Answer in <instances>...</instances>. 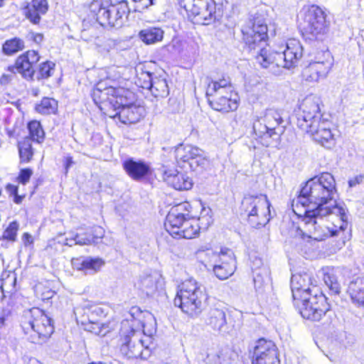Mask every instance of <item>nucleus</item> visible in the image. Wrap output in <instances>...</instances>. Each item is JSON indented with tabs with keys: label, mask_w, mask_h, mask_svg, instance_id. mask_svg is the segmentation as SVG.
<instances>
[{
	"label": "nucleus",
	"mask_w": 364,
	"mask_h": 364,
	"mask_svg": "<svg viewBox=\"0 0 364 364\" xmlns=\"http://www.w3.org/2000/svg\"><path fill=\"white\" fill-rule=\"evenodd\" d=\"M277 348L272 341L260 338L254 347L252 364H279Z\"/></svg>",
	"instance_id": "f3484780"
},
{
	"label": "nucleus",
	"mask_w": 364,
	"mask_h": 364,
	"mask_svg": "<svg viewBox=\"0 0 364 364\" xmlns=\"http://www.w3.org/2000/svg\"><path fill=\"white\" fill-rule=\"evenodd\" d=\"M270 130V137L280 135L284 132V120L280 112L274 109H267L262 116Z\"/></svg>",
	"instance_id": "c756f323"
},
{
	"label": "nucleus",
	"mask_w": 364,
	"mask_h": 364,
	"mask_svg": "<svg viewBox=\"0 0 364 364\" xmlns=\"http://www.w3.org/2000/svg\"><path fill=\"white\" fill-rule=\"evenodd\" d=\"M154 0H133V1L136 4L135 10L141 11L144 9H146L154 4Z\"/></svg>",
	"instance_id": "603ef678"
},
{
	"label": "nucleus",
	"mask_w": 364,
	"mask_h": 364,
	"mask_svg": "<svg viewBox=\"0 0 364 364\" xmlns=\"http://www.w3.org/2000/svg\"><path fill=\"white\" fill-rule=\"evenodd\" d=\"M219 359H220L219 356H217L215 358H214V362L218 363L219 361Z\"/></svg>",
	"instance_id": "774afa93"
},
{
	"label": "nucleus",
	"mask_w": 364,
	"mask_h": 364,
	"mask_svg": "<svg viewBox=\"0 0 364 364\" xmlns=\"http://www.w3.org/2000/svg\"><path fill=\"white\" fill-rule=\"evenodd\" d=\"M264 272V269L261 270H254L253 271V277H254V283H255V287L256 289H259L262 287L263 283H264V279L262 277V273Z\"/></svg>",
	"instance_id": "864d4df0"
},
{
	"label": "nucleus",
	"mask_w": 364,
	"mask_h": 364,
	"mask_svg": "<svg viewBox=\"0 0 364 364\" xmlns=\"http://www.w3.org/2000/svg\"><path fill=\"white\" fill-rule=\"evenodd\" d=\"M28 5L41 14H46L48 9L47 0H32Z\"/></svg>",
	"instance_id": "8fccbe9b"
},
{
	"label": "nucleus",
	"mask_w": 364,
	"mask_h": 364,
	"mask_svg": "<svg viewBox=\"0 0 364 364\" xmlns=\"http://www.w3.org/2000/svg\"><path fill=\"white\" fill-rule=\"evenodd\" d=\"M322 122L318 100L312 97H306L300 105L296 114L297 126L304 132H306L312 126Z\"/></svg>",
	"instance_id": "9b49d317"
},
{
	"label": "nucleus",
	"mask_w": 364,
	"mask_h": 364,
	"mask_svg": "<svg viewBox=\"0 0 364 364\" xmlns=\"http://www.w3.org/2000/svg\"><path fill=\"white\" fill-rule=\"evenodd\" d=\"M348 215L342 217L341 214H330L328 215H320L304 211V230H299L303 235H307L308 237L317 241L324 240L328 236L338 237L347 229Z\"/></svg>",
	"instance_id": "20e7f679"
},
{
	"label": "nucleus",
	"mask_w": 364,
	"mask_h": 364,
	"mask_svg": "<svg viewBox=\"0 0 364 364\" xmlns=\"http://www.w3.org/2000/svg\"><path fill=\"white\" fill-rule=\"evenodd\" d=\"M150 90L156 97H166L168 95L169 90L164 73L162 75L156 73L154 75V80Z\"/></svg>",
	"instance_id": "473e14b6"
},
{
	"label": "nucleus",
	"mask_w": 364,
	"mask_h": 364,
	"mask_svg": "<svg viewBox=\"0 0 364 364\" xmlns=\"http://www.w3.org/2000/svg\"><path fill=\"white\" fill-rule=\"evenodd\" d=\"M33 175V171L32 169L29 168H22L20 170L19 175L18 176V182L21 184H26L29 180L31 176Z\"/></svg>",
	"instance_id": "3c124183"
},
{
	"label": "nucleus",
	"mask_w": 364,
	"mask_h": 364,
	"mask_svg": "<svg viewBox=\"0 0 364 364\" xmlns=\"http://www.w3.org/2000/svg\"><path fill=\"white\" fill-rule=\"evenodd\" d=\"M18 229V223L16 221L11 222L4 230L2 235L3 238L10 241H15Z\"/></svg>",
	"instance_id": "49530a36"
},
{
	"label": "nucleus",
	"mask_w": 364,
	"mask_h": 364,
	"mask_svg": "<svg viewBox=\"0 0 364 364\" xmlns=\"http://www.w3.org/2000/svg\"><path fill=\"white\" fill-rule=\"evenodd\" d=\"M206 299L201 287L195 280L188 279L178 287L173 304L185 314L191 316H197L201 313L203 302Z\"/></svg>",
	"instance_id": "423d86ee"
},
{
	"label": "nucleus",
	"mask_w": 364,
	"mask_h": 364,
	"mask_svg": "<svg viewBox=\"0 0 364 364\" xmlns=\"http://www.w3.org/2000/svg\"><path fill=\"white\" fill-rule=\"evenodd\" d=\"M21 326L28 339L33 343H41L54 331L52 320L39 308L24 311Z\"/></svg>",
	"instance_id": "39448f33"
},
{
	"label": "nucleus",
	"mask_w": 364,
	"mask_h": 364,
	"mask_svg": "<svg viewBox=\"0 0 364 364\" xmlns=\"http://www.w3.org/2000/svg\"><path fill=\"white\" fill-rule=\"evenodd\" d=\"M26 38L28 41H31L36 44H40L43 40V35L40 33H35L33 31L29 32Z\"/></svg>",
	"instance_id": "5fc2aeb1"
},
{
	"label": "nucleus",
	"mask_w": 364,
	"mask_h": 364,
	"mask_svg": "<svg viewBox=\"0 0 364 364\" xmlns=\"http://www.w3.org/2000/svg\"><path fill=\"white\" fill-rule=\"evenodd\" d=\"M232 92V86L229 79L223 78L218 81H210L208 83L206 95L229 94Z\"/></svg>",
	"instance_id": "72a5a7b5"
},
{
	"label": "nucleus",
	"mask_w": 364,
	"mask_h": 364,
	"mask_svg": "<svg viewBox=\"0 0 364 364\" xmlns=\"http://www.w3.org/2000/svg\"><path fill=\"white\" fill-rule=\"evenodd\" d=\"M26 364H42L35 358H29L26 361Z\"/></svg>",
	"instance_id": "680f3d73"
},
{
	"label": "nucleus",
	"mask_w": 364,
	"mask_h": 364,
	"mask_svg": "<svg viewBox=\"0 0 364 364\" xmlns=\"http://www.w3.org/2000/svg\"><path fill=\"white\" fill-rule=\"evenodd\" d=\"M87 321L92 324L90 331L97 335L105 336L109 331L108 326L102 321L107 315V309L98 305L87 309Z\"/></svg>",
	"instance_id": "b1692460"
},
{
	"label": "nucleus",
	"mask_w": 364,
	"mask_h": 364,
	"mask_svg": "<svg viewBox=\"0 0 364 364\" xmlns=\"http://www.w3.org/2000/svg\"><path fill=\"white\" fill-rule=\"evenodd\" d=\"M14 73H10V74H3L1 75V77H0V83L1 84H6L8 83L9 81L11 80V78H12V75Z\"/></svg>",
	"instance_id": "bf43d9fd"
},
{
	"label": "nucleus",
	"mask_w": 364,
	"mask_h": 364,
	"mask_svg": "<svg viewBox=\"0 0 364 364\" xmlns=\"http://www.w3.org/2000/svg\"><path fill=\"white\" fill-rule=\"evenodd\" d=\"M316 281L309 272L296 273L291 276V289L294 300H299L310 294L311 287H316Z\"/></svg>",
	"instance_id": "6ab92c4d"
},
{
	"label": "nucleus",
	"mask_w": 364,
	"mask_h": 364,
	"mask_svg": "<svg viewBox=\"0 0 364 364\" xmlns=\"http://www.w3.org/2000/svg\"><path fill=\"white\" fill-rule=\"evenodd\" d=\"M94 232H95V234L91 233L92 237H94V241H96V240H97V239L102 238L104 235V230L100 227L95 228Z\"/></svg>",
	"instance_id": "13d9d810"
},
{
	"label": "nucleus",
	"mask_w": 364,
	"mask_h": 364,
	"mask_svg": "<svg viewBox=\"0 0 364 364\" xmlns=\"http://www.w3.org/2000/svg\"><path fill=\"white\" fill-rule=\"evenodd\" d=\"M24 41L19 38H13L3 44V52L6 55H13L24 48Z\"/></svg>",
	"instance_id": "f704fd0d"
},
{
	"label": "nucleus",
	"mask_w": 364,
	"mask_h": 364,
	"mask_svg": "<svg viewBox=\"0 0 364 364\" xmlns=\"http://www.w3.org/2000/svg\"><path fill=\"white\" fill-rule=\"evenodd\" d=\"M36 109L38 112L43 114H53L58 109V102L53 98L44 97Z\"/></svg>",
	"instance_id": "e433bc0d"
},
{
	"label": "nucleus",
	"mask_w": 364,
	"mask_h": 364,
	"mask_svg": "<svg viewBox=\"0 0 364 364\" xmlns=\"http://www.w3.org/2000/svg\"><path fill=\"white\" fill-rule=\"evenodd\" d=\"M24 14L27 19H28L33 24L38 25L39 24L41 16L45 14L39 13L38 11L32 8L29 5H28L24 10Z\"/></svg>",
	"instance_id": "c03bdc74"
},
{
	"label": "nucleus",
	"mask_w": 364,
	"mask_h": 364,
	"mask_svg": "<svg viewBox=\"0 0 364 364\" xmlns=\"http://www.w3.org/2000/svg\"><path fill=\"white\" fill-rule=\"evenodd\" d=\"M190 208L191 205L188 203H181L173 206L166 215L164 227L173 237H177L183 223L190 215Z\"/></svg>",
	"instance_id": "4468645a"
},
{
	"label": "nucleus",
	"mask_w": 364,
	"mask_h": 364,
	"mask_svg": "<svg viewBox=\"0 0 364 364\" xmlns=\"http://www.w3.org/2000/svg\"><path fill=\"white\" fill-rule=\"evenodd\" d=\"M5 4V0H0V8L3 7Z\"/></svg>",
	"instance_id": "338daca9"
},
{
	"label": "nucleus",
	"mask_w": 364,
	"mask_h": 364,
	"mask_svg": "<svg viewBox=\"0 0 364 364\" xmlns=\"http://www.w3.org/2000/svg\"><path fill=\"white\" fill-rule=\"evenodd\" d=\"M329 22L326 21V14L316 5H311L305 9L303 36L309 40H322L328 31Z\"/></svg>",
	"instance_id": "1a4fd4ad"
},
{
	"label": "nucleus",
	"mask_w": 364,
	"mask_h": 364,
	"mask_svg": "<svg viewBox=\"0 0 364 364\" xmlns=\"http://www.w3.org/2000/svg\"><path fill=\"white\" fill-rule=\"evenodd\" d=\"M70 240H75V244L79 245H88L97 242L94 241V237H92L90 232L76 233Z\"/></svg>",
	"instance_id": "37998d69"
},
{
	"label": "nucleus",
	"mask_w": 364,
	"mask_h": 364,
	"mask_svg": "<svg viewBox=\"0 0 364 364\" xmlns=\"http://www.w3.org/2000/svg\"><path fill=\"white\" fill-rule=\"evenodd\" d=\"M142 312L137 306L131 308L126 318L121 322L119 330V351L129 359H148L151 355V338L145 336L141 330Z\"/></svg>",
	"instance_id": "7ed1b4c3"
},
{
	"label": "nucleus",
	"mask_w": 364,
	"mask_h": 364,
	"mask_svg": "<svg viewBox=\"0 0 364 364\" xmlns=\"http://www.w3.org/2000/svg\"><path fill=\"white\" fill-rule=\"evenodd\" d=\"M296 304L300 305V314L304 318L311 321H320L322 316H326L329 311L330 306L326 298L321 295L303 296L296 300Z\"/></svg>",
	"instance_id": "9d476101"
},
{
	"label": "nucleus",
	"mask_w": 364,
	"mask_h": 364,
	"mask_svg": "<svg viewBox=\"0 0 364 364\" xmlns=\"http://www.w3.org/2000/svg\"><path fill=\"white\" fill-rule=\"evenodd\" d=\"M331 123L327 120L311 127L306 132L312 135L314 139L326 149H332L336 145V138L331 129Z\"/></svg>",
	"instance_id": "412c9836"
},
{
	"label": "nucleus",
	"mask_w": 364,
	"mask_h": 364,
	"mask_svg": "<svg viewBox=\"0 0 364 364\" xmlns=\"http://www.w3.org/2000/svg\"><path fill=\"white\" fill-rule=\"evenodd\" d=\"M211 223L210 217L201 216L198 218L189 215L183 223L176 238L192 239L198 235L200 230H206Z\"/></svg>",
	"instance_id": "4be33fe9"
},
{
	"label": "nucleus",
	"mask_w": 364,
	"mask_h": 364,
	"mask_svg": "<svg viewBox=\"0 0 364 364\" xmlns=\"http://www.w3.org/2000/svg\"><path fill=\"white\" fill-rule=\"evenodd\" d=\"M336 193V181L333 176L327 172L311 178L301 188L297 198L292 201L293 208L300 204L304 211L311 215H328L341 214L346 217V208L344 204L338 203L334 199Z\"/></svg>",
	"instance_id": "f03ea898"
},
{
	"label": "nucleus",
	"mask_w": 364,
	"mask_h": 364,
	"mask_svg": "<svg viewBox=\"0 0 364 364\" xmlns=\"http://www.w3.org/2000/svg\"><path fill=\"white\" fill-rule=\"evenodd\" d=\"M122 167L127 174L136 181H141L151 173L149 164L143 160H136L134 158L124 160Z\"/></svg>",
	"instance_id": "5701e85b"
},
{
	"label": "nucleus",
	"mask_w": 364,
	"mask_h": 364,
	"mask_svg": "<svg viewBox=\"0 0 364 364\" xmlns=\"http://www.w3.org/2000/svg\"><path fill=\"white\" fill-rule=\"evenodd\" d=\"M348 292L353 303L364 306V277H358L351 281Z\"/></svg>",
	"instance_id": "2f4dec72"
},
{
	"label": "nucleus",
	"mask_w": 364,
	"mask_h": 364,
	"mask_svg": "<svg viewBox=\"0 0 364 364\" xmlns=\"http://www.w3.org/2000/svg\"><path fill=\"white\" fill-rule=\"evenodd\" d=\"M100 31L95 26H90L88 29H83L81 32V37L86 41H92L99 38Z\"/></svg>",
	"instance_id": "09e8293b"
},
{
	"label": "nucleus",
	"mask_w": 364,
	"mask_h": 364,
	"mask_svg": "<svg viewBox=\"0 0 364 364\" xmlns=\"http://www.w3.org/2000/svg\"><path fill=\"white\" fill-rule=\"evenodd\" d=\"M40 55L36 50H28L18 56L14 65L8 67L11 73H18L26 79H33L35 70L33 65L39 61Z\"/></svg>",
	"instance_id": "a211bd4d"
},
{
	"label": "nucleus",
	"mask_w": 364,
	"mask_h": 364,
	"mask_svg": "<svg viewBox=\"0 0 364 364\" xmlns=\"http://www.w3.org/2000/svg\"><path fill=\"white\" fill-rule=\"evenodd\" d=\"M313 65L309 63V65L306 67L302 72V76L304 79L309 82H317L321 77L318 73H317V70H313Z\"/></svg>",
	"instance_id": "a18cd8bd"
},
{
	"label": "nucleus",
	"mask_w": 364,
	"mask_h": 364,
	"mask_svg": "<svg viewBox=\"0 0 364 364\" xmlns=\"http://www.w3.org/2000/svg\"><path fill=\"white\" fill-rule=\"evenodd\" d=\"M28 242H32L31 236L28 233H24L23 236Z\"/></svg>",
	"instance_id": "0e129e2a"
},
{
	"label": "nucleus",
	"mask_w": 364,
	"mask_h": 364,
	"mask_svg": "<svg viewBox=\"0 0 364 364\" xmlns=\"http://www.w3.org/2000/svg\"><path fill=\"white\" fill-rule=\"evenodd\" d=\"M55 67V64L52 61L47 60L41 63L36 74L37 79H47L52 76Z\"/></svg>",
	"instance_id": "58836bf2"
},
{
	"label": "nucleus",
	"mask_w": 364,
	"mask_h": 364,
	"mask_svg": "<svg viewBox=\"0 0 364 364\" xmlns=\"http://www.w3.org/2000/svg\"><path fill=\"white\" fill-rule=\"evenodd\" d=\"M253 130L255 134L259 137H262L264 134H268L270 137V130L262 116L258 117L253 123Z\"/></svg>",
	"instance_id": "79ce46f5"
},
{
	"label": "nucleus",
	"mask_w": 364,
	"mask_h": 364,
	"mask_svg": "<svg viewBox=\"0 0 364 364\" xmlns=\"http://www.w3.org/2000/svg\"><path fill=\"white\" fill-rule=\"evenodd\" d=\"M155 74L149 72L141 73L138 79L139 85L144 89L150 90Z\"/></svg>",
	"instance_id": "de8ad7c7"
},
{
	"label": "nucleus",
	"mask_w": 364,
	"mask_h": 364,
	"mask_svg": "<svg viewBox=\"0 0 364 364\" xmlns=\"http://www.w3.org/2000/svg\"><path fill=\"white\" fill-rule=\"evenodd\" d=\"M228 309L222 301L213 304L207 314L205 322L211 329L222 333H228L229 326L227 322Z\"/></svg>",
	"instance_id": "2eb2a0df"
},
{
	"label": "nucleus",
	"mask_w": 364,
	"mask_h": 364,
	"mask_svg": "<svg viewBox=\"0 0 364 364\" xmlns=\"http://www.w3.org/2000/svg\"><path fill=\"white\" fill-rule=\"evenodd\" d=\"M162 285L158 274H146L141 276L135 283V287L146 296H152Z\"/></svg>",
	"instance_id": "c85d7f7f"
},
{
	"label": "nucleus",
	"mask_w": 364,
	"mask_h": 364,
	"mask_svg": "<svg viewBox=\"0 0 364 364\" xmlns=\"http://www.w3.org/2000/svg\"><path fill=\"white\" fill-rule=\"evenodd\" d=\"M323 281L333 294H338L341 291V285L337 276L333 272L324 274Z\"/></svg>",
	"instance_id": "ea45409f"
},
{
	"label": "nucleus",
	"mask_w": 364,
	"mask_h": 364,
	"mask_svg": "<svg viewBox=\"0 0 364 364\" xmlns=\"http://www.w3.org/2000/svg\"><path fill=\"white\" fill-rule=\"evenodd\" d=\"M164 180L176 190H189L193 186L192 180L189 176L176 170L165 171Z\"/></svg>",
	"instance_id": "bb28decb"
},
{
	"label": "nucleus",
	"mask_w": 364,
	"mask_h": 364,
	"mask_svg": "<svg viewBox=\"0 0 364 364\" xmlns=\"http://www.w3.org/2000/svg\"><path fill=\"white\" fill-rule=\"evenodd\" d=\"M311 64L313 65V70H317V73L319 74L321 78L326 76L332 66L331 59H326L323 61H314Z\"/></svg>",
	"instance_id": "a19ab883"
},
{
	"label": "nucleus",
	"mask_w": 364,
	"mask_h": 364,
	"mask_svg": "<svg viewBox=\"0 0 364 364\" xmlns=\"http://www.w3.org/2000/svg\"><path fill=\"white\" fill-rule=\"evenodd\" d=\"M18 151L21 161L27 163L31 159L33 152L31 139L25 138L18 143Z\"/></svg>",
	"instance_id": "4c0bfd02"
},
{
	"label": "nucleus",
	"mask_w": 364,
	"mask_h": 364,
	"mask_svg": "<svg viewBox=\"0 0 364 364\" xmlns=\"http://www.w3.org/2000/svg\"><path fill=\"white\" fill-rule=\"evenodd\" d=\"M73 267L85 274H94L104 266L105 261L100 257H80L71 260Z\"/></svg>",
	"instance_id": "a878e982"
},
{
	"label": "nucleus",
	"mask_w": 364,
	"mask_h": 364,
	"mask_svg": "<svg viewBox=\"0 0 364 364\" xmlns=\"http://www.w3.org/2000/svg\"><path fill=\"white\" fill-rule=\"evenodd\" d=\"M364 180V176L363 175H358L355 176L353 178H350L348 181V186L350 188L355 187L358 184H360L363 182Z\"/></svg>",
	"instance_id": "4d7b16f0"
},
{
	"label": "nucleus",
	"mask_w": 364,
	"mask_h": 364,
	"mask_svg": "<svg viewBox=\"0 0 364 364\" xmlns=\"http://www.w3.org/2000/svg\"><path fill=\"white\" fill-rule=\"evenodd\" d=\"M130 95H132V92L127 94V100L124 101L123 105H114V110L116 113L110 116L124 124H135L139 122L145 114L143 107L128 102Z\"/></svg>",
	"instance_id": "dca6fc26"
},
{
	"label": "nucleus",
	"mask_w": 364,
	"mask_h": 364,
	"mask_svg": "<svg viewBox=\"0 0 364 364\" xmlns=\"http://www.w3.org/2000/svg\"><path fill=\"white\" fill-rule=\"evenodd\" d=\"M174 156L178 163L188 162L193 171H200L208 165L204 151L190 144H180L174 149Z\"/></svg>",
	"instance_id": "f8f14e48"
},
{
	"label": "nucleus",
	"mask_w": 364,
	"mask_h": 364,
	"mask_svg": "<svg viewBox=\"0 0 364 364\" xmlns=\"http://www.w3.org/2000/svg\"><path fill=\"white\" fill-rule=\"evenodd\" d=\"M28 129L30 135L28 138L31 139V141L41 143L43 141L45 133L39 122L31 121L28 124Z\"/></svg>",
	"instance_id": "c9c22d12"
},
{
	"label": "nucleus",
	"mask_w": 364,
	"mask_h": 364,
	"mask_svg": "<svg viewBox=\"0 0 364 364\" xmlns=\"http://www.w3.org/2000/svg\"><path fill=\"white\" fill-rule=\"evenodd\" d=\"M6 190L9 193L11 196H15L14 202L16 203H19L21 202V199L17 196L18 188L16 186L13 184H7L6 186Z\"/></svg>",
	"instance_id": "6e6d98bb"
},
{
	"label": "nucleus",
	"mask_w": 364,
	"mask_h": 364,
	"mask_svg": "<svg viewBox=\"0 0 364 364\" xmlns=\"http://www.w3.org/2000/svg\"><path fill=\"white\" fill-rule=\"evenodd\" d=\"M73 237H70V238H66V241H67V242H66V243H65V244H66L67 245H69V246H70V247H71V246H73V245H75V240H70V239H71V238H73Z\"/></svg>",
	"instance_id": "69168bd1"
},
{
	"label": "nucleus",
	"mask_w": 364,
	"mask_h": 364,
	"mask_svg": "<svg viewBox=\"0 0 364 364\" xmlns=\"http://www.w3.org/2000/svg\"><path fill=\"white\" fill-rule=\"evenodd\" d=\"M127 94H130V92L121 87L106 86L105 83L100 82L94 89L92 97L96 104L109 102L114 107V105H123L127 100Z\"/></svg>",
	"instance_id": "ddd939ff"
},
{
	"label": "nucleus",
	"mask_w": 364,
	"mask_h": 364,
	"mask_svg": "<svg viewBox=\"0 0 364 364\" xmlns=\"http://www.w3.org/2000/svg\"><path fill=\"white\" fill-rule=\"evenodd\" d=\"M164 31L160 27L149 26L139 32V38L146 45L155 44L164 38Z\"/></svg>",
	"instance_id": "7c9ffc66"
},
{
	"label": "nucleus",
	"mask_w": 364,
	"mask_h": 364,
	"mask_svg": "<svg viewBox=\"0 0 364 364\" xmlns=\"http://www.w3.org/2000/svg\"><path fill=\"white\" fill-rule=\"evenodd\" d=\"M210 107L215 110L228 112L237 108V95L233 92L229 94L206 95Z\"/></svg>",
	"instance_id": "393cba45"
},
{
	"label": "nucleus",
	"mask_w": 364,
	"mask_h": 364,
	"mask_svg": "<svg viewBox=\"0 0 364 364\" xmlns=\"http://www.w3.org/2000/svg\"><path fill=\"white\" fill-rule=\"evenodd\" d=\"M198 5L199 11L193 12L197 21L203 25H209L217 18L216 4L213 0H202Z\"/></svg>",
	"instance_id": "cd10ccee"
},
{
	"label": "nucleus",
	"mask_w": 364,
	"mask_h": 364,
	"mask_svg": "<svg viewBox=\"0 0 364 364\" xmlns=\"http://www.w3.org/2000/svg\"><path fill=\"white\" fill-rule=\"evenodd\" d=\"M219 260L213 266V272L215 276L224 280L230 277L236 269V262L233 252L230 249H222L218 255Z\"/></svg>",
	"instance_id": "aec40b11"
},
{
	"label": "nucleus",
	"mask_w": 364,
	"mask_h": 364,
	"mask_svg": "<svg viewBox=\"0 0 364 364\" xmlns=\"http://www.w3.org/2000/svg\"><path fill=\"white\" fill-rule=\"evenodd\" d=\"M73 164V161L72 157L68 156V157L65 158L64 166H65V169L66 173L68 172L69 168L72 166Z\"/></svg>",
	"instance_id": "052dcab7"
},
{
	"label": "nucleus",
	"mask_w": 364,
	"mask_h": 364,
	"mask_svg": "<svg viewBox=\"0 0 364 364\" xmlns=\"http://www.w3.org/2000/svg\"><path fill=\"white\" fill-rule=\"evenodd\" d=\"M54 294V292L53 291H48L47 293H46V295L43 297V299H50L53 297Z\"/></svg>",
	"instance_id": "e2e57ef3"
},
{
	"label": "nucleus",
	"mask_w": 364,
	"mask_h": 364,
	"mask_svg": "<svg viewBox=\"0 0 364 364\" xmlns=\"http://www.w3.org/2000/svg\"><path fill=\"white\" fill-rule=\"evenodd\" d=\"M270 203L265 195L245 196L241 203L240 214L252 228H259L269 220Z\"/></svg>",
	"instance_id": "6e6552de"
},
{
	"label": "nucleus",
	"mask_w": 364,
	"mask_h": 364,
	"mask_svg": "<svg viewBox=\"0 0 364 364\" xmlns=\"http://www.w3.org/2000/svg\"><path fill=\"white\" fill-rule=\"evenodd\" d=\"M242 33L245 45L256 54V63L275 75H281L283 68L296 66L303 55V47L295 38L289 39L280 50L269 53L265 48L267 26L261 20L250 21L242 28Z\"/></svg>",
	"instance_id": "f257e3e1"
},
{
	"label": "nucleus",
	"mask_w": 364,
	"mask_h": 364,
	"mask_svg": "<svg viewBox=\"0 0 364 364\" xmlns=\"http://www.w3.org/2000/svg\"><path fill=\"white\" fill-rule=\"evenodd\" d=\"M90 10L96 16L97 21L102 26L120 28L129 13L128 3L125 1L113 4L109 0H94Z\"/></svg>",
	"instance_id": "0eeeda50"
}]
</instances>
